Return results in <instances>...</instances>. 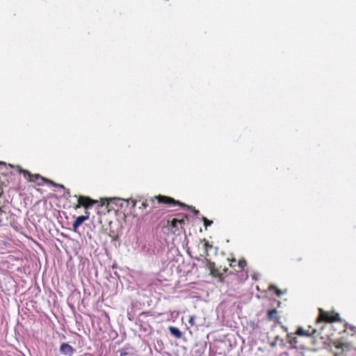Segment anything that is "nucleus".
Returning <instances> with one entry per match:
<instances>
[{
	"label": "nucleus",
	"mask_w": 356,
	"mask_h": 356,
	"mask_svg": "<svg viewBox=\"0 0 356 356\" xmlns=\"http://www.w3.org/2000/svg\"><path fill=\"white\" fill-rule=\"evenodd\" d=\"M19 172L22 173L24 177L29 179L30 181L36 182L40 186L43 185L44 183H47L54 186L59 187L60 188L65 190V188L63 185L56 184L51 180L42 177L40 175H33L29 171L22 169H19Z\"/></svg>",
	"instance_id": "f257e3e1"
},
{
	"label": "nucleus",
	"mask_w": 356,
	"mask_h": 356,
	"mask_svg": "<svg viewBox=\"0 0 356 356\" xmlns=\"http://www.w3.org/2000/svg\"><path fill=\"white\" fill-rule=\"evenodd\" d=\"M156 198L158 199L159 202L169 204H172V206L179 205L183 207H186L188 209H191L193 213L195 216H197L199 214L198 210H196L194 208H192L191 207L187 206L185 204L181 203L179 201H176L172 197L159 195V196L156 197Z\"/></svg>",
	"instance_id": "f03ea898"
},
{
	"label": "nucleus",
	"mask_w": 356,
	"mask_h": 356,
	"mask_svg": "<svg viewBox=\"0 0 356 356\" xmlns=\"http://www.w3.org/2000/svg\"><path fill=\"white\" fill-rule=\"evenodd\" d=\"M320 316L317 320L318 323L326 321V322H334L340 321L339 314H336L334 316H332L330 314L325 312L322 309H319Z\"/></svg>",
	"instance_id": "7ed1b4c3"
},
{
	"label": "nucleus",
	"mask_w": 356,
	"mask_h": 356,
	"mask_svg": "<svg viewBox=\"0 0 356 356\" xmlns=\"http://www.w3.org/2000/svg\"><path fill=\"white\" fill-rule=\"evenodd\" d=\"M78 203L79 204L76 206V208H79L81 206H83L86 209H88L89 207H92L95 203H96V201L90 199L88 197L79 196L78 197Z\"/></svg>",
	"instance_id": "20e7f679"
},
{
	"label": "nucleus",
	"mask_w": 356,
	"mask_h": 356,
	"mask_svg": "<svg viewBox=\"0 0 356 356\" xmlns=\"http://www.w3.org/2000/svg\"><path fill=\"white\" fill-rule=\"evenodd\" d=\"M59 351L60 354L66 356H73L76 350L67 343H61Z\"/></svg>",
	"instance_id": "39448f33"
},
{
	"label": "nucleus",
	"mask_w": 356,
	"mask_h": 356,
	"mask_svg": "<svg viewBox=\"0 0 356 356\" xmlns=\"http://www.w3.org/2000/svg\"><path fill=\"white\" fill-rule=\"evenodd\" d=\"M104 200L108 202V203H107L108 206H110L111 204H115L116 206H118L119 208L123 207L124 202H126V203L127 204L129 201V200H123V199H121L119 197H112L110 199L106 198V199H104Z\"/></svg>",
	"instance_id": "423d86ee"
},
{
	"label": "nucleus",
	"mask_w": 356,
	"mask_h": 356,
	"mask_svg": "<svg viewBox=\"0 0 356 356\" xmlns=\"http://www.w3.org/2000/svg\"><path fill=\"white\" fill-rule=\"evenodd\" d=\"M89 218V216L88 215H83V216H80L79 217L76 218V220L74 222L73 225H72V227H73V231L74 232H77V229L79 228V227L84 222L86 221V220H88Z\"/></svg>",
	"instance_id": "0eeeda50"
},
{
	"label": "nucleus",
	"mask_w": 356,
	"mask_h": 356,
	"mask_svg": "<svg viewBox=\"0 0 356 356\" xmlns=\"http://www.w3.org/2000/svg\"><path fill=\"white\" fill-rule=\"evenodd\" d=\"M203 264H204L205 266L210 270V274L214 275L216 273L215 269V264L207 258H204L202 259Z\"/></svg>",
	"instance_id": "6e6552de"
},
{
	"label": "nucleus",
	"mask_w": 356,
	"mask_h": 356,
	"mask_svg": "<svg viewBox=\"0 0 356 356\" xmlns=\"http://www.w3.org/2000/svg\"><path fill=\"white\" fill-rule=\"evenodd\" d=\"M168 330L170 334L177 339H180L182 337V332L179 330V328L173 326H170L168 327Z\"/></svg>",
	"instance_id": "1a4fd4ad"
},
{
	"label": "nucleus",
	"mask_w": 356,
	"mask_h": 356,
	"mask_svg": "<svg viewBox=\"0 0 356 356\" xmlns=\"http://www.w3.org/2000/svg\"><path fill=\"white\" fill-rule=\"evenodd\" d=\"M268 317L270 320H277V309L269 310L268 312Z\"/></svg>",
	"instance_id": "9d476101"
},
{
	"label": "nucleus",
	"mask_w": 356,
	"mask_h": 356,
	"mask_svg": "<svg viewBox=\"0 0 356 356\" xmlns=\"http://www.w3.org/2000/svg\"><path fill=\"white\" fill-rule=\"evenodd\" d=\"M337 348L338 349H341L342 352H346L350 348V345L347 343H339Z\"/></svg>",
	"instance_id": "9b49d317"
},
{
	"label": "nucleus",
	"mask_w": 356,
	"mask_h": 356,
	"mask_svg": "<svg viewBox=\"0 0 356 356\" xmlns=\"http://www.w3.org/2000/svg\"><path fill=\"white\" fill-rule=\"evenodd\" d=\"M269 290H270V291L275 290V292H276V294H277V296H280L281 295L283 294V292L281 290H280L279 289H277L274 285H270L269 286Z\"/></svg>",
	"instance_id": "f8f14e48"
},
{
	"label": "nucleus",
	"mask_w": 356,
	"mask_h": 356,
	"mask_svg": "<svg viewBox=\"0 0 356 356\" xmlns=\"http://www.w3.org/2000/svg\"><path fill=\"white\" fill-rule=\"evenodd\" d=\"M212 248V245H210L208 242H205L204 244V252L207 254H208V251Z\"/></svg>",
	"instance_id": "ddd939ff"
},
{
	"label": "nucleus",
	"mask_w": 356,
	"mask_h": 356,
	"mask_svg": "<svg viewBox=\"0 0 356 356\" xmlns=\"http://www.w3.org/2000/svg\"><path fill=\"white\" fill-rule=\"evenodd\" d=\"M202 220L204 221V226L206 228L208 226H210L213 223V222L211 220H208L207 218H206L204 216L202 217Z\"/></svg>",
	"instance_id": "4468645a"
},
{
	"label": "nucleus",
	"mask_w": 356,
	"mask_h": 356,
	"mask_svg": "<svg viewBox=\"0 0 356 356\" xmlns=\"http://www.w3.org/2000/svg\"><path fill=\"white\" fill-rule=\"evenodd\" d=\"M298 334L299 335H304V336H309L310 335V334L307 331H305L302 329H299L298 330Z\"/></svg>",
	"instance_id": "2eb2a0df"
},
{
	"label": "nucleus",
	"mask_w": 356,
	"mask_h": 356,
	"mask_svg": "<svg viewBox=\"0 0 356 356\" xmlns=\"http://www.w3.org/2000/svg\"><path fill=\"white\" fill-rule=\"evenodd\" d=\"M245 265H246V261L245 259H241L238 262V266L241 268H243Z\"/></svg>",
	"instance_id": "dca6fc26"
},
{
	"label": "nucleus",
	"mask_w": 356,
	"mask_h": 356,
	"mask_svg": "<svg viewBox=\"0 0 356 356\" xmlns=\"http://www.w3.org/2000/svg\"><path fill=\"white\" fill-rule=\"evenodd\" d=\"M188 323H190V325L191 326L196 325V324L195 323V316H190L189 320H188Z\"/></svg>",
	"instance_id": "f3484780"
},
{
	"label": "nucleus",
	"mask_w": 356,
	"mask_h": 356,
	"mask_svg": "<svg viewBox=\"0 0 356 356\" xmlns=\"http://www.w3.org/2000/svg\"><path fill=\"white\" fill-rule=\"evenodd\" d=\"M148 207V204L147 202H143L142 204H141V207L140 208H143V209H145Z\"/></svg>",
	"instance_id": "a211bd4d"
},
{
	"label": "nucleus",
	"mask_w": 356,
	"mask_h": 356,
	"mask_svg": "<svg viewBox=\"0 0 356 356\" xmlns=\"http://www.w3.org/2000/svg\"><path fill=\"white\" fill-rule=\"evenodd\" d=\"M64 195L66 197L70 196V191L68 189H65V193H64Z\"/></svg>",
	"instance_id": "6ab92c4d"
},
{
	"label": "nucleus",
	"mask_w": 356,
	"mask_h": 356,
	"mask_svg": "<svg viewBox=\"0 0 356 356\" xmlns=\"http://www.w3.org/2000/svg\"><path fill=\"white\" fill-rule=\"evenodd\" d=\"M4 213V211L2 210V208L0 207V222L2 221V214Z\"/></svg>",
	"instance_id": "aec40b11"
},
{
	"label": "nucleus",
	"mask_w": 356,
	"mask_h": 356,
	"mask_svg": "<svg viewBox=\"0 0 356 356\" xmlns=\"http://www.w3.org/2000/svg\"><path fill=\"white\" fill-rule=\"evenodd\" d=\"M183 222V220H178L177 219H173L172 220V223L175 225H176V222H179V223H181Z\"/></svg>",
	"instance_id": "412c9836"
},
{
	"label": "nucleus",
	"mask_w": 356,
	"mask_h": 356,
	"mask_svg": "<svg viewBox=\"0 0 356 356\" xmlns=\"http://www.w3.org/2000/svg\"><path fill=\"white\" fill-rule=\"evenodd\" d=\"M258 275H258L257 273H254V274H253V275H252V279H253V280H257V276H258Z\"/></svg>",
	"instance_id": "4be33fe9"
},
{
	"label": "nucleus",
	"mask_w": 356,
	"mask_h": 356,
	"mask_svg": "<svg viewBox=\"0 0 356 356\" xmlns=\"http://www.w3.org/2000/svg\"><path fill=\"white\" fill-rule=\"evenodd\" d=\"M133 205L132 207H134L136 206V202L135 200H131Z\"/></svg>",
	"instance_id": "5701e85b"
},
{
	"label": "nucleus",
	"mask_w": 356,
	"mask_h": 356,
	"mask_svg": "<svg viewBox=\"0 0 356 356\" xmlns=\"http://www.w3.org/2000/svg\"><path fill=\"white\" fill-rule=\"evenodd\" d=\"M85 213H86V215H88L89 216V212L86 211Z\"/></svg>",
	"instance_id": "b1692460"
},
{
	"label": "nucleus",
	"mask_w": 356,
	"mask_h": 356,
	"mask_svg": "<svg viewBox=\"0 0 356 356\" xmlns=\"http://www.w3.org/2000/svg\"><path fill=\"white\" fill-rule=\"evenodd\" d=\"M0 165H5V163L3 162H0Z\"/></svg>",
	"instance_id": "393cba45"
}]
</instances>
